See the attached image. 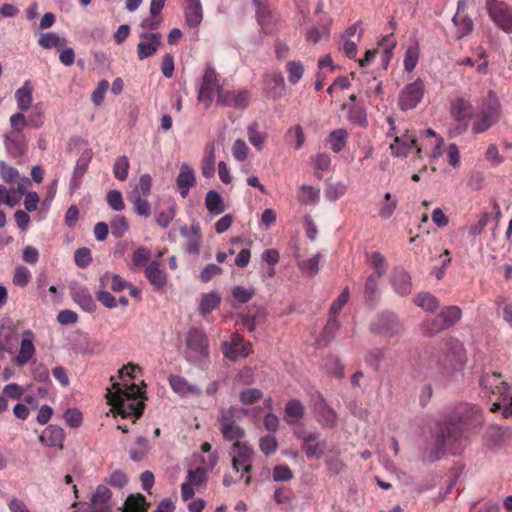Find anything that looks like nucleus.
Instances as JSON below:
<instances>
[{
    "instance_id": "f257e3e1",
    "label": "nucleus",
    "mask_w": 512,
    "mask_h": 512,
    "mask_svg": "<svg viewBox=\"0 0 512 512\" xmlns=\"http://www.w3.org/2000/svg\"><path fill=\"white\" fill-rule=\"evenodd\" d=\"M482 422V413L478 406L464 404L448 416L444 421L437 423L433 434L434 446L422 451L421 459L424 463L439 460L445 454H460L467 443L465 431L471 426Z\"/></svg>"
},
{
    "instance_id": "f03ea898",
    "label": "nucleus",
    "mask_w": 512,
    "mask_h": 512,
    "mask_svg": "<svg viewBox=\"0 0 512 512\" xmlns=\"http://www.w3.org/2000/svg\"><path fill=\"white\" fill-rule=\"evenodd\" d=\"M136 370L140 368L134 364L123 366L117 378L111 377L112 387L106 394L112 411L123 418L134 417V421L142 415L145 400L142 389L132 381Z\"/></svg>"
},
{
    "instance_id": "7ed1b4c3",
    "label": "nucleus",
    "mask_w": 512,
    "mask_h": 512,
    "mask_svg": "<svg viewBox=\"0 0 512 512\" xmlns=\"http://www.w3.org/2000/svg\"><path fill=\"white\" fill-rule=\"evenodd\" d=\"M482 391L492 402L490 411H502L504 418L512 416V385L503 380L500 373L484 372L479 380Z\"/></svg>"
},
{
    "instance_id": "20e7f679",
    "label": "nucleus",
    "mask_w": 512,
    "mask_h": 512,
    "mask_svg": "<svg viewBox=\"0 0 512 512\" xmlns=\"http://www.w3.org/2000/svg\"><path fill=\"white\" fill-rule=\"evenodd\" d=\"M185 359L202 369L208 364L209 343L206 334L198 328H190L185 340Z\"/></svg>"
},
{
    "instance_id": "39448f33",
    "label": "nucleus",
    "mask_w": 512,
    "mask_h": 512,
    "mask_svg": "<svg viewBox=\"0 0 512 512\" xmlns=\"http://www.w3.org/2000/svg\"><path fill=\"white\" fill-rule=\"evenodd\" d=\"M439 368L444 374H451L461 370L466 363V354L463 344L456 338H448L436 355Z\"/></svg>"
},
{
    "instance_id": "423d86ee",
    "label": "nucleus",
    "mask_w": 512,
    "mask_h": 512,
    "mask_svg": "<svg viewBox=\"0 0 512 512\" xmlns=\"http://www.w3.org/2000/svg\"><path fill=\"white\" fill-rule=\"evenodd\" d=\"M501 118V105L495 92L489 91L484 99L480 112L473 122L472 132L480 134L493 125H495Z\"/></svg>"
},
{
    "instance_id": "0eeeda50",
    "label": "nucleus",
    "mask_w": 512,
    "mask_h": 512,
    "mask_svg": "<svg viewBox=\"0 0 512 512\" xmlns=\"http://www.w3.org/2000/svg\"><path fill=\"white\" fill-rule=\"evenodd\" d=\"M387 122L390 125L388 136L394 138V143L390 145L392 154L406 157L410 153L411 148L415 147L417 157L421 158L422 149L417 146L416 135L409 130H406L402 135H397L394 119L388 117Z\"/></svg>"
},
{
    "instance_id": "6e6552de",
    "label": "nucleus",
    "mask_w": 512,
    "mask_h": 512,
    "mask_svg": "<svg viewBox=\"0 0 512 512\" xmlns=\"http://www.w3.org/2000/svg\"><path fill=\"white\" fill-rule=\"evenodd\" d=\"M247 413L245 409H238L236 407H229L228 409H221L218 420L220 422V431L223 438L227 441H240L244 437L245 431L242 427L237 425L234 421L239 418L240 414Z\"/></svg>"
},
{
    "instance_id": "1a4fd4ad",
    "label": "nucleus",
    "mask_w": 512,
    "mask_h": 512,
    "mask_svg": "<svg viewBox=\"0 0 512 512\" xmlns=\"http://www.w3.org/2000/svg\"><path fill=\"white\" fill-rule=\"evenodd\" d=\"M254 448L247 442L236 441L231 447L232 468L236 473H241L240 478L252 470Z\"/></svg>"
},
{
    "instance_id": "9d476101",
    "label": "nucleus",
    "mask_w": 512,
    "mask_h": 512,
    "mask_svg": "<svg viewBox=\"0 0 512 512\" xmlns=\"http://www.w3.org/2000/svg\"><path fill=\"white\" fill-rule=\"evenodd\" d=\"M425 93V83L421 78L405 85L398 95V105L402 111L414 109Z\"/></svg>"
},
{
    "instance_id": "9b49d317",
    "label": "nucleus",
    "mask_w": 512,
    "mask_h": 512,
    "mask_svg": "<svg viewBox=\"0 0 512 512\" xmlns=\"http://www.w3.org/2000/svg\"><path fill=\"white\" fill-rule=\"evenodd\" d=\"M223 88L219 84V78L216 70L208 65L202 78V84L199 90L198 99L199 101L206 102L209 106L215 96L222 93Z\"/></svg>"
},
{
    "instance_id": "f8f14e48",
    "label": "nucleus",
    "mask_w": 512,
    "mask_h": 512,
    "mask_svg": "<svg viewBox=\"0 0 512 512\" xmlns=\"http://www.w3.org/2000/svg\"><path fill=\"white\" fill-rule=\"evenodd\" d=\"M312 407L315 418L323 428H334L338 422L336 412L327 404L319 393L312 396Z\"/></svg>"
},
{
    "instance_id": "ddd939ff",
    "label": "nucleus",
    "mask_w": 512,
    "mask_h": 512,
    "mask_svg": "<svg viewBox=\"0 0 512 512\" xmlns=\"http://www.w3.org/2000/svg\"><path fill=\"white\" fill-rule=\"evenodd\" d=\"M36 336L35 333L30 330H24L21 333V340L19 345V351L17 356L14 359V363L19 366L23 367L27 364H34L36 359V347L35 342Z\"/></svg>"
},
{
    "instance_id": "4468645a",
    "label": "nucleus",
    "mask_w": 512,
    "mask_h": 512,
    "mask_svg": "<svg viewBox=\"0 0 512 512\" xmlns=\"http://www.w3.org/2000/svg\"><path fill=\"white\" fill-rule=\"evenodd\" d=\"M222 353L225 358L236 361L239 358H246L252 353V345L244 342V339L238 333L231 335L230 340L222 343Z\"/></svg>"
},
{
    "instance_id": "2eb2a0df",
    "label": "nucleus",
    "mask_w": 512,
    "mask_h": 512,
    "mask_svg": "<svg viewBox=\"0 0 512 512\" xmlns=\"http://www.w3.org/2000/svg\"><path fill=\"white\" fill-rule=\"evenodd\" d=\"M487 10L494 23L506 32H512V9L498 0H488Z\"/></svg>"
},
{
    "instance_id": "dca6fc26",
    "label": "nucleus",
    "mask_w": 512,
    "mask_h": 512,
    "mask_svg": "<svg viewBox=\"0 0 512 512\" xmlns=\"http://www.w3.org/2000/svg\"><path fill=\"white\" fill-rule=\"evenodd\" d=\"M140 42L137 45V56L139 60L153 56L161 46V35L159 33L142 31L139 33Z\"/></svg>"
},
{
    "instance_id": "f3484780",
    "label": "nucleus",
    "mask_w": 512,
    "mask_h": 512,
    "mask_svg": "<svg viewBox=\"0 0 512 512\" xmlns=\"http://www.w3.org/2000/svg\"><path fill=\"white\" fill-rule=\"evenodd\" d=\"M371 329L376 333L393 337L401 332L402 325L395 314L385 313L371 324Z\"/></svg>"
},
{
    "instance_id": "a211bd4d",
    "label": "nucleus",
    "mask_w": 512,
    "mask_h": 512,
    "mask_svg": "<svg viewBox=\"0 0 512 512\" xmlns=\"http://www.w3.org/2000/svg\"><path fill=\"white\" fill-rule=\"evenodd\" d=\"M249 100L248 90L222 91L217 97V105L244 109L248 106Z\"/></svg>"
},
{
    "instance_id": "6ab92c4d",
    "label": "nucleus",
    "mask_w": 512,
    "mask_h": 512,
    "mask_svg": "<svg viewBox=\"0 0 512 512\" xmlns=\"http://www.w3.org/2000/svg\"><path fill=\"white\" fill-rule=\"evenodd\" d=\"M180 234L186 240L185 251L189 254L198 255L202 244V233L198 223L190 227L183 225L180 227Z\"/></svg>"
},
{
    "instance_id": "aec40b11",
    "label": "nucleus",
    "mask_w": 512,
    "mask_h": 512,
    "mask_svg": "<svg viewBox=\"0 0 512 512\" xmlns=\"http://www.w3.org/2000/svg\"><path fill=\"white\" fill-rule=\"evenodd\" d=\"M168 382L172 391L181 398L202 395L201 388L198 385L190 384L183 376L172 374L169 376Z\"/></svg>"
},
{
    "instance_id": "412c9836",
    "label": "nucleus",
    "mask_w": 512,
    "mask_h": 512,
    "mask_svg": "<svg viewBox=\"0 0 512 512\" xmlns=\"http://www.w3.org/2000/svg\"><path fill=\"white\" fill-rule=\"evenodd\" d=\"M196 184L195 170L188 164L182 163L176 178V185L182 198H186L189 190Z\"/></svg>"
},
{
    "instance_id": "4be33fe9",
    "label": "nucleus",
    "mask_w": 512,
    "mask_h": 512,
    "mask_svg": "<svg viewBox=\"0 0 512 512\" xmlns=\"http://www.w3.org/2000/svg\"><path fill=\"white\" fill-rule=\"evenodd\" d=\"M303 449L308 458L319 459L325 452L326 443L320 439L319 433L311 432L303 438Z\"/></svg>"
},
{
    "instance_id": "5701e85b",
    "label": "nucleus",
    "mask_w": 512,
    "mask_h": 512,
    "mask_svg": "<svg viewBox=\"0 0 512 512\" xmlns=\"http://www.w3.org/2000/svg\"><path fill=\"white\" fill-rule=\"evenodd\" d=\"M183 10L186 25L191 29H198L203 20L201 1H185Z\"/></svg>"
},
{
    "instance_id": "b1692460",
    "label": "nucleus",
    "mask_w": 512,
    "mask_h": 512,
    "mask_svg": "<svg viewBox=\"0 0 512 512\" xmlns=\"http://www.w3.org/2000/svg\"><path fill=\"white\" fill-rule=\"evenodd\" d=\"M65 439V432L58 425H49L41 433L39 441L47 447L62 448Z\"/></svg>"
},
{
    "instance_id": "393cba45",
    "label": "nucleus",
    "mask_w": 512,
    "mask_h": 512,
    "mask_svg": "<svg viewBox=\"0 0 512 512\" xmlns=\"http://www.w3.org/2000/svg\"><path fill=\"white\" fill-rule=\"evenodd\" d=\"M4 146L7 153L12 157H19L25 154L27 145L20 133H10L4 135Z\"/></svg>"
},
{
    "instance_id": "a878e982",
    "label": "nucleus",
    "mask_w": 512,
    "mask_h": 512,
    "mask_svg": "<svg viewBox=\"0 0 512 512\" xmlns=\"http://www.w3.org/2000/svg\"><path fill=\"white\" fill-rule=\"evenodd\" d=\"M392 286L400 296H407L411 293L412 282L410 275L403 269H395L391 279Z\"/></svg>"
},
{
    "instance_id": "bb28decb",
    "label": "nucleus",
    "mask_w": 512,
    "mask_h": 512,
    "mask_svg": "<svg viewBox=\"0 0 512 512\" xmlns=\"http://www.w3.org/2000/svg\"><path fill=\"white\" fill-rule=\"evenodd\" d=\"M450 113L456 121H467L472 115V104L470 101L458 97L451 102Z\"/></svg>"
},
{
    "instance_id": "cd10ccee",
    "label": "nucleus",
    "mask_w": 512,
    "mask_h": 512,
    "mask_svg": "<svg viewBox=\"0 0 512 512\" xmlns=\"http://www.w3.org/2000/svg\"><path fill=\"white\" fill-rule=\"evenodd\" d=\"M100 287L104 289H110L115 293L122 292L130 286V282L123 279L119 274H114L112 272H105L101 275L100 279Z\"/></svg>"
},
{
    "instance_id": "c85d7f7f",
    "label": "nucleus",
    "mask_w": 512,
    "mask_h": 512,
    "mask_svg": "<svg viewBox=\"0 0 512 512\" xmlns=\"http://www.w3.org/2000/svg\"><path fill=\"white\" fill-rule=\"evenodd\" d=\"M14 98L21 112L27 111L32 106L33 86L29 80H26L23 85L15 91Z\"/></svg>"
},
{
    "instance_id": "c756f323",
    "label": "nucleus",
    "mask_w": 512,
    "mask_h": 512,
    "mask_svg": "<svg viewBox=\"0 0 512 512\" xmlns=\"http://www.w3.org/2000/svg\"><path fill=\"white\" fill-rule=\"evenodd\" d=\"M71 295L73 300L78 303V305L86 312H93L96 308L95 301L89 292V290L84 286H77L72 289Z\"/></svg>"
},
{
    "instance_id": "7c9ffc66",
    "label": "nucleus",
    "mask_w": 512,
    "mask_h": 512,
    "mask_svg": "<svg viewBox=\"0 0 512 512\" xmlns=\"http://www.w3.org/2000/svg\"><path fill=\"white\" fill-rule=\"evenodd\" d=\"M145 276L156 289H162L166 285L167 275L164 270L160 269L159 262L157 261H152L146 267Z\"/></svg>"
},
{
    "instance_id": "2f4dec72",
    "label": "nucleus",
    "mask_w": 512,
    "mask_h": 512,
    "mask_svg": "<svg viewBox=\"0 0 512 512\" xmlns=\"http://www.w3.org/2000/svg\"><path fill=\"white\" fill-rule=\"evenodd\" d=\"M304 413V405L299 400L292 399L285 406L284 420L289 425L295 424L303 418Z\"/></svg>"
},
{
    "instance_id": "473e14b6",
    "label": "nucleus",
    "mask_w": 512,
    "mask_h": 512,
    "mask_svg": "<svg viewBox=\"0 0 512 512\" xmlns=\"http://www.w3.org/2000/svg\"><path fill=\"white\" fill-rule=\"evenodd\" d=\"M329 36V23L327 20H320L318 24H313L306 29V41L312 44L318 43L321 39Z\"/></svg>"
},
{
    "instance_id": "72a5a7b5",
    "label": "nucleus",
    "mask_w": 512,
    "mask_h": 512,
    "mask_svg": "<svg viewBox=\"0 0 512 512\" xmlns=\"http://www.w3.org/2000/svg\"><path fill=\"white\" fill-rule=\"evenodd\" d=\"M205 206L209 213L214 216L223 213L226 209L223 197L215 190L207 192L205 197Z\"/></svg>"
},
{
    "instance_id": "f704fd0d",
    "label": "nucleus",
    "mask_w": 512,
    "mask_h": 512,
    "mask_svg": "<svg viewBox=\"0 0 512 512\" xmlns=\"http://www.w3.org/2000/svg\"><path fill=\"white\" fill-rule=\"evenodd\" d=\"M456 27V38L462 39L469 35L473 30V21L463 13L456 12L452 19Z\"/></svg>"
},
{
    "instance_id": "c9c22d12",
    "label": "nucleus",
    "mask_w": 512,
    "mask_h": 512,
    "mask_svg": "<svg viewBox=\"0 0 512 512\" xmlns=\"http://www.w3.org/2000/svg\"><path fill=\"white\" fill-rule=\"evenodd\" d=\"M92 155H93L92 150L86 149L82 152V154L78 158L75 168H74L73 177H72V181L75 183V185L79 184V182L81 181V178L86 173L88 165L92 159Z\"/></svg>"
},
{
    "instance_id": "e433bc0d",
    "label": "nucleus",
    "mask_w": 512,
    "mask_h": 512,
    "mask_svg": "<svg viewBox=\"0 0 512 512\" xmlns=\"http://www.w3.org/2000/svg\"><path fill=\"white\" fill-rule=\"evenodd\" d=\"M366 262L374 268L371 275L375 277H382L387 271V263L385 257L378 251L366 253Z\"/></svg>"
},
{
    "instance_id": "4c0bfd02",
    "label": "nucleus",
    "mask_w": 512,
    "mask_h": 512,
    "mask_svg": "<svg viewBox=\"0 0 512 512\" xmlns=\"http://www.w3.org/2000/svg\"><path fill=\"white\" fill-rule=\"evenodd\" d=\"M447 325L444 323V320L441 318L439 314H437L432 319H427L421 324V332L425 336L433 337L439 332L447 329Z\"/></svg>"
},
{
    "instance_id": "58836bf2",
    "label": "nucleus",
    "mask_w": 512,
    "mask_h": 512,
    "mask_svg": "<svg viewBox=\"0 0 512 512\" xmlns=\"http://www.w3.org/2000/svg\"><path fill=\"white\" fill-rule=\"evenodd\" d=\"M297 198L304 205L316 204L320 199V189L310 185H301L298 189Z\"/></svg>"
},
{
    "instance_id": "ea45409f",
    "label": "nucleus",
    "mask_w": 512,
    "mask_h": 512,
    "mask_svg": "<svg viewBox=\"0 0 512 512\" xmlns=\"http://www.w3.org/2000/svg\"><path fill=\"white\" fill-rule=\"evenodd\" d=\"M148 197H141L136 192H129L127 199L133 204L134 212L142 217H149L151 214L150 205L147 200Z\"/></svg>"
},
{
    "instance_id": "a19ab883",
    "label": "nucleus",
    "mask_w": 512,
    "mask_h": 512,
    "mask_svg": "<svg viewBox=\"0 0 512 512\" xmlns=\"http://www.w3.org/2000/svg\"><path fill=\"white\" fill-rule=\"evenodd\" d=\"M413 302L425 311L434 312L439 307L438 299L429 292H421L413 298Z\"/></svg>"
},
{
    "instance_id": "79ce46f5",
    "label": "nucleus",
    "mask_w": 512,
    "mask_h": 512,
    "mask_svg": "<svg viewBox=\"0 0 512 512\" xmlns=\"http://www.w3.org/2000/svg\"><path fill=\"white\" fill-rule=\"evenodd\" d=\"M148 503L146 498L141 495H130L122 508V512H146Z\"/></svg>"
},
{
    "instance_id": "37998d69",
    "label": "nucleus",
    "mask_w": 512,
    "mask_h": 512,
    "mask_svg": "<svg viewBox=\"0 0 512 512\" xmlns=\"http://www.w3.org/2000/svg\"><path fill=\"white\" fill-rule=\"evenodd\" d=\"M220 296L216 292L202 294L199 303V312L206 316L220 304Z\"/></svg>"
},
{
    "instance_id": "c03bdc74",
    "label": "nucleus",
    "mask_w": 512,
    "mask_h": 512,
    "mask_svg": "<svg viewBox=\"0 0 512 512\" xmlns=\"http://www.w3.org/2000/svg\"><path fill=\"white\" fill-rule=\"evenodd\" d=\"M38 44L45 49H51L54 47L64 46L66 44V39L59 37L53 32L41 33L38 39Z\"/></svg>"
},
{
    "instance_id": "a18cd8bd",
    "label": "nucleus",
    "mask_w": 512,
    "mask_h": 512,
    "mask_svg": "<svg viewBox=\"0 0 512 512\" xmlns=\"http://www.w3.org/2000/svg\"><path fill=\"white\" fill-rule=\"evenodd\" d=\"M380 278L370 274L365 282L364 298L368 305L374 304L377 299L378 281Z\"/></svg>"
},
{
    "instance_id": "49530a36",
    "label": "nucleus",
    "mask_w": 512,
    "mask_h": 512,
    "mask_svg": "<svg viewBox=\"0 0 512 512\" xmlns=\"http://www.w3.org/2000/svg\"><path fill=\"white\" fill-rule=\"evenodd\" d=\"M129 159L125 155L118 156L113 165V175L119 181H125L129 172Z\"/></svg>"
},
{
    "instance_id": "de8ad7c7",
    "label": "nucleus",
    "mask_w": 512,
    "mask_h": 512,
    "mask_svg": "<svg viewBox=\"0 0 512 512\" xmlns=\"http://www.w3.org/2000/svg\"><path fill=\"white\" fill-rule=\"evenodd\" d=\"M288 81L291 85H296L304 74V66L300 61L291 60L286 63Z\"/></svg>"
},
{
    "instance_id": "09e8293b",
    "label": "nucleus",
    "mask_w": 512,
    "mask_h": 512,
    "mask_svg": "<svg viewBox=\"0 0 512 512\" xmlns=\"http://www.w3.org/2000/svg\"><path fill=\"white\" fill-rule=\"evenodd\" d=\"M420 49L419 45L415 43L414 45H410L405 53L404 57V69L407 72H412L419 60Z\"/></svg>"
},
{
    "instance_id": "8fccbe9b",
    "label": "nucleus",
    "mask_w": 512,
    "mask_h": 512,
    "mask_svg": "<svg viewBox=\"0 0 512 512\" xmlns=\"http://www.w3.org/2000/svg\"><path fill=\"white\" fill-rule=\"evenodd\" d=\"M136 447L129 450V456L133 461H141L149 450L148 440L144 436H138Z\"/></svg>"
},
{
    "instance_id": "3c124183",
    "label": "nucleus",
    "mask_w": 512,
    "mask_h": 512,
    "mask_svg": "<svg viewBox=\"0 0 512 512\" xmlns=\"http://www.w3.org/2000/svg\"><path fill=\"white\" fill-rule=\"evenodd\" d=\"M447 327L455 325L461 318L462 311L457 306H447L439 313Z\"/></svg>"
},
{
    "instance_id": "603ef678",
    "label": "nucleus",
    "mask_w": 512,
    "mask_h": 512,
    "mask_svg": "<svg viewBox=\"0 0 512 512\" xmlns=\"http://www.w3.org/2000/svg\"><path fill=\"white\" fill-rule=\"evenodd\" d=\"M14 324L10 318H4L0 321V342L10 346L14 338Z\"/></svg>"
},
{
    "instance_id": "864d4df0",
    "label": "nucleus",
    "mask_w": 512,
    "mask_h": 512,
    "mask_svg": "<svg viewBox=\"0 0 512 512\" xmlns=\"http://www.w3.org/2000/svg\"><path fill=\"white\" fill-rule=\"evenodd\" d=\"M347 138V132L344 129H337L330 133L329 143L333 152H340L345 146Z\"/></svg>"
},
{
    "instance_id": "5fc2aeb1",
    "label": "nucleus",
    "mask_w": 512,
    "mask_h": 512,
    "mask_svg": "<svg viewBox=\"0 0 512 512\" xmlns=\"http://www.w3.org/2000/svg\"><path fill=\"white\" fill-rule=\"evenodd\" d=\"M247 132H248L249 142L257 150H261L263 148V145H264V142H265V139H266V134L265 133H261L258 130V126H257L256 123H253V124L249 125L248 128H247Z\"/></svg>"
},
{
    "instance_id": "6e6d98bb",
    "label": "nucleus",
    "mask_w": 512,
    "mask_h": 512,
    "mask_svg": "<svg viewBox=\"0 0 512 512\" xmlns=\"http://www.w3.org/2000/svg\"><path fill=\"white\" fill-rule=\"evenodd\" d=\"M152 178L150 174H142L138 183L130 192H136L141 197H148L151 194Z\"/></svg>"
},
{
    "instance_id": "4d7b16f0",
    "label": "nucleus",
    "mask_w": 512,
    "mask_h": 512,
    "mask_svg": "<svg viewBox=\"0 0 512 512\" xmlns=\"http://www.w3.org/2000/svg\"><path fill=\"white\" fill-rule=\"evenodd\" d=\"M177 206L173 202L170 206L163 211L156 214V222L162 228H167L176 215Z\"/></svg>"
},
{
    "instance_id": "13d9d810",
    "label": "nucleus",
    "mask_w": 512,
    "mask_h": 512,
    "mask_svg": "<svg viewBox=\"0 0 512 512\" xmlns=\"http://www.w3.org/2000/svg\"><path fill=\"white\" fill-rule=\"evenodd\" d=\"M208 468L204 465L198 467L196 469H189L187 472V483H191L192 486H200L202 485L206 479V470Z\"/></svg>"
},
{
    "instance_id": "bf43d9fd",
    "label": "nucleus",
    "mask_w": 512,
    "mask_h": 512,
    "mask_svg": "<svg viewBox=\"0 0 512 512\" xmlns=\"http://www.w3.org/2000/svg\"><path fill=\"white\" fill-rule=\"evenodd\" d=\"M27 124H29L34 129L42 127L44 124V113L41 103H37L32 106V111L27 118Z\"/></svg>"
},
{
    "instance_id": "052dcab7",
    "label": "nucleus",
    "mask_w": 512,
    "mask_h": 512,
    "mask_svg": "<svg viewBox=\"0 0 512 512\" xmlns=\"http://www.w3.org/2000/svg\"><path fill=\"white\" fill-rule=\"evenodd\" d=\"M397 205L398 200L393 198L392 195L387 192L384 196V202L379 210V215L381 216V218H390L393 215Z\"/></svg>"
},
{
    "instance_id": "680f3d73",
    "label": "nucleus",
    "mask_w": 512,
    "mask_h": 512,
    "mask_svg": "<svg viewBox=\"0 0 512 512\" xmlns=\"http://www.w3.org/2000/svg\"><path fill=\"white\" fill-rule=\"evenodd\" d=\"M203 453L208 454L207 458L201 457V464L212 470L218 462L217 452H212V446L208 442H204L201 446Z\"/></svg>"
},
{
    "instance_id": "e2e57ef3",
    "label": "nucleus",
    "mask_w": 512,
    "mask_h": 512,
    "mask_svg": "<svg viewBox=\"0 0 512 512\" xmlns=\"http://www.w3.org/2000/svg\"><path fill=\"white\" fill-rule=\"evenodd\" d=\"M263 397V393L260 389L249 388L241 391L239 398L240 402L244 405H251L259 401Z\"/></svg>"
},
{
    "instance_id": "0e129e2a",
    "label": "nucleus",
    "mask_w": 512,
    "mask_h": 512,
    "mask_svg": "<svg viewBox=\"0 0 512 512\" xmlns=\"http://www.w3.org/2000/svg\"><path fill=\"white\" fill-rule=\"evenodd\" d=\"M128 222L123 216H115L111 221V233L116 238L122 237L128 230Z\"/></svg>"
},
{
    "instance_id": "69168bd1",
    "label": "nucleus",
    "mask_w": 512,
    "mask_h": 512,
    "mask_svg": "<svg viewBox=\"0 0 512 512\" xmlns=\"http://www.w3.org/2000/svg\"><path fill=\"white\" fill-rule=\"evenodd\" d=\"M107 203L114 211H122L125 208L123 197L120 191L110 190L106 196Z\"/></svg>"
},
{
    "instance_id": "338daca9",
    "label": "nucleus",
    "mask_w": 512,
    "mask_h": 512,
    "mask_svg": "<svg viewBox=\"0 0 512 512\" xmlns=\"http://www.w3.org/2000/svg\"><path fill=\"white\" fill-rule=\"evenodd\" d=\"M31 280V272L25 266H18L15 269L13 283L16 286L25 287Z\"/></svg>"
},
{
    "instance_id": "774afa93",
    "label": "nucleus",
    "mask_w": 512,
    "mask_h": 512,
    "mask_svg": "<svg viewBox=\"0 0 512 512\" xmlns=\"http://www.w3.org/2000/svg\"><path fill=\"white\" fill-rule=\"evenodd\" d=\"M254 295L255 291L252 288L238 285L232 289V296L239 303H247Z\"/></svg>"
}]
</instances>
